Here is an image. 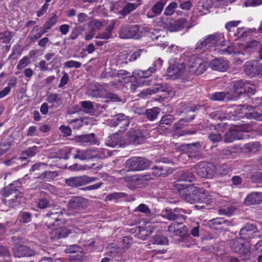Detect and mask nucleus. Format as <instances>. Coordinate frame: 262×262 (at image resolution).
<instances>
[{"label":"nucleus","instance_id":"f257e3e1","mask_svg":"<svg viewBox=\"0 0 262 262\" xmlns=\"http://www.w3.org/2000/svg\"><path fill=\"white\" fill-rule=\"evenodd\" d=\"M194 180V176L191 171H184L174 185L181 198L191 204L202 202L206 198L205 191L198 190L192 184L186 183L191 182Z\"/></svg>","mask_w":262,"mask_h":262},{"label":"nucleus","instance_id":"f03ea898","mask_svg":"<svg viewBox=\"0 0 262 262\" xmlns=\"http://www.w3.org/2000/svg\"><path fill=\"white\" fill-rule=\"evenodd\" d=\"M187 62L185 63H178L173 67H169L167 72L172 78H177L183 73L186 68L189 72L199 75L203 74L207 69L208 61L200 55L192 54L187 55Z\"/></svg>","mask_w":262,"mask_h":262},{"label":"nucleus","instance_id":"7ed1b4c3","mask_svg":"<svg viewBox=\"0 0 262 262\" xmlns=\"http://www.w3.org/2000/svg\"><path fill=\"white\" fill-rule=\"evenodd\" d=\"M225 45L226 41L224 34L215 33L208 35L198 41L195 44V50L203 53L211 48H214V50H216L215 47H223Z\"/></svg>","mask_w":262,"mask_h":262},{"label":"nucleus","instance_id":"20e7f679","mask_svg":"<svg viewBox=\"0 0 262 262\" xmlns=\"http://www.w3.org/2000/svg\"><path fill=\"white\" fill-rule=\"evenodd\" d=\"M160 92L164 93L163 97L167 100L171 98L174 96V92L171 87L163 85L161 83H157L154 85V87L142 91L140 93V96L144 98L148 95H151Z\"/></svg>","mask_w":262,"mask_h":262},{"label":"nucleus","instance_id":"39448f33","mask_svg":"<svg viewBox=\"0 0 262 262\" xmlns=\"http://www.w3.org/2000/svg\"><path fill=\"white\" fill-rule=\"evenodd\" d=\"M125 165L129 171H141L148 167L149 162L145 158L133 157L126 161Z\"/></svg>","mask_w":262,"mask_h":262},{"label":"nucleus","instance_id":"423d86ee","mask_svg":"<svg viewBox=\"0 0 262 262\" xmlns=\"http://www.w3.org/2000/svg\"><path fill=\"white\" fill-rule=\"evenodd\" d=\"M119 35L121 38L140 39L142 36V31L138 25L123 26L119 30Z\"/></svg>","mask_w":262,"mask_h":262},{"label":"nucleus","instance_id":"0eeeda50","mask_svg":"<svg viewBox=\"0 0 262 262\" xmlns=\"http://www.w3.org/2000/svg\"><path fill=\"white\" fill-rule=\"evenodd\" d=\"M197 174L204 178H211L215 172V166L211 163L202 162L197 164L195 166Z\"/></svg>","mask_w":262,"mask_h":262},{"label":"nucleus","instance_id":"6e6552de","mask_svg":"<svg viewBox=\"0 0 262 262\" xmlns=\"http://www.w3.org/2000/svg\"><path fill=\"white\" fill-rule=\"evenodd\" d=\"M230 245L233 251L241 254H247L250 251L249 243L239 238L232 239Z\"/></svg>","mask_w":262,"mask_h":262},{"label":"nucleus","instance_id":"1a4fd4ad","mask_svg":"<svg viewBox=\"0 0 262 262\" xmlns=\"http://www.w3.org/2000/svg\"><path fill=\"white\" fill-rule=\"evenodd\" d=\"M163 64V61L161 58H158L154 62L152 66L149 67L148 70L142 71L136 70L133 72V76L136 79L141 78H146L150 77L154 73L158 68H160Z\"/></svg>","mask_w":262,"mask_h":262},{"label":"nucleus","instance_id":"9d476101","mask_svg":"<svg viewBox=\"0 0 262 262\" xmlns=\"http://www.w3.org/2000/svg\"><path fill=\"white\" fill-rule=\"evenodd\" d=\"M164 23L165 24L164 27H167L171 32L179 31L184 28L191 27L188 20L183 18H181L177 20L167 19L166 22Z\"/></svg>","mask_w":262,"mask_h":262},{"label":"nucleus","instance_id":"9b49d317","mask_svg":"<svg viewBox=\"0 0 262 262\" xmlns=\"http://www.w3.org/2000/svg\"><path fill=\"white\" fill-rule=\"evenodd\" d=\"M244 70L246 75L253 77L259 75L261 72L262 67L257 60L249 61L245 63Z\"/></svg>","mask_w":262,"mask_h":262},{"label":"nucleus","instance_id":"f8f14e48","mask_svg":"<svg viewBox=\"0 0 262 262\" xmlns=\"http://www.w3.org/2000/svg\"><path fill=\"white\" fill-rule=\"evenodd\" d=\"M184 213V210L181 208H177L173 210L166 208L161 212V215L163 218L170 221L175 220L176 219L185 220V217L183 215Z\"/></svg>","mask_w":262,"mask_h":262},{"label":"nucleus","instance_id":"ddd939ff","mask_svg":"<svg viewBox=\"0 0 262 262\" xmlns=\"http://www.w3.org/2000/svg\"><path fill=\"white\" fill-rule=\"evenodd\" d=\"M87 206V201L85 199L76 197L72 199L68 203V207L69 210L73 211L75 213H79L84 210Z\"/></svg>","mask_w":262,"mask_h":262},{"label":"nucleus","instance_id":"4468645a","mask_svg":"<svg viewBox=\"0 0 262 262\" xmlns=\"http://www.w3.org/2000/svg\"><path fill=\"white\" fill-rule=\"evenodd\" d=\"M201 148V145L199 143H195L191 144H182L176 145V148L177 151L179 150L186 151L189 154L190 156L193 158H195L197 157L198 152Z\"/></svg>","mask_w":262,"mask_h":262},{"label":"nucleus","instance_id":"2eb2a0df","mask_svg":"<svg viewBox=\"0 0 262 262\" xmlns=\"http://www.w3.org/2000/svg\"><path fill=\"white\" fill-rule=\"evenodd\" d=\"M243 138V134L241 131V127L238 126H231L229 131L225 134L224 142L231 143L236 140H240Z\"/></svg>","mask_w":262,"mask_h":262},{"label":"nucleus","instance_id":"dca6fc26","mask_svg":"<svg viewBox=\"0 0 262 262\" xmlns=\"http://www.w3.org/2000/svg\"><path fill=\"white\" fill-rule=\"evenodd\" d=\"M145 137L139 130L130 129L127 134V140L130 144L137 145L143 143Z\"/></svg>","mask_w":262,"mask_h":262},{"label":"nucleus","instance_id":"f3484780","mask_svg":"<svg viewBox=\"0 0 262 262\" xmlns=\"http://www.w3.org/2000/svg\"><path fill=\"white\" fill-rule=\"evenodd\" d=\"M13 253L16 257H30L35 255L33 250L22 245L15 246L13 248Z\"/></svg>","mask_w":262,"mask_h":262},{"label":"nucleus","instance_id":"a211bd4d","mask_svg":"<svg viewBox=\"0 0 262 262\" xmlns=\"http://www.w3.org/2000/svg\"><path fill=\"white\" fill-rule=\"evenodd\" d=\"M63 211L65 212V210L60 209L59 211H57L53 209L47 213L46 215L47 217H48V220L46 222L47 226L50 228L52 226H56L55 222L61 221V216L63 214Z\"/></svg>","mask_w":262,"mask_h":262},{"label":"nucleus","instance_id":"6ab92c4d","mask_svg":"<svg viewBox=\"0 0 262 262\" xmlns=\"http://www.w3.org/2000/svg\"><path fill=\"white\" fill-rule=\"evenodd\" d=\"M229 65L228 61L222 58H215L211 60L209 63V66L212 70L220 72L226 71Z\"/></svg>","mask_w":262,"mask_h":262},{"label":"nucleus","instance_id":"aec40b11","mask_svg":"<svg viewBox=\"0 0 262 262\" xmlns=\"http://www.w3.org/2000/svg\"><path fill=\"white\" fill-rule=\"evenodd\" d=\"M256 231V227L254 224H247L239 231L240 239L246 241L253 237Z\"/></svg>","mask_w":262,"mask_h":262},{"label":"nucleus","instance_id":"412c9836","mask_svg":"<svg viewBox=\"0 0 262 262\" xmlns=\"http://www.w3.org/2000/svg\"><path fill=\"white\" fill-rule=\"evenodd\" d=\"M173 172V169L166 165L154 166L152 168V174L156 177H166Z\"/></svg>","mask_w":262,"mask_h":262},{"label":"nucleus","instance_id":"4be33fe9","mask_svg":"<svg viewBox=\"0 0 262 262\" xmlns=\"http://www.w3.org/2000/svg\"><path fill=\"white\" fill-rule=\"evenodd\" d=\"M105 143L107 146L115 147L122 146L123 142L120 135L119 133H115L107 137Z\"/></svg>","mask_w":262,"mask_h":262},{"label":"nucleus","instance_id":"5701e85b","mask_svg":"<svg viewBox=\"0 0 262 262\" xmlns=\"http://www.w3.org/2000/svg\"><path fill=\"white\" fill-rule=\"evenodd\" d=\"M125 179L127 182V187L130 189L139 187L144 184V178L142 176H134Z\"/></svg>","mask_w":262,"mask_h":262},{"label":"nucleus","instance_id":"b1692460","mask_svg":"<svg viewBox=\"0 0 262 262\" xmlns=\"http://www.w3.org/2000/svg\"><path fill=\"white\" fill-rule=\"evenodd\" d=\"M247 206L262 203V192H252L248 194L245 199Z\"/></svg>","mask_w":262,"mask_h":262},{"label":"nucleus","instance_id":"393cba45","mask_svg":"<svg viewBox=\"0 0 262 262\" xmlns=\"http://www.w3.org/2000/svg\"><path fill=\"white\" fill-rule=\"evenodd\" d=\"M94 148H90L85 150H76V153L74 156V159H79L80 160H85L94 158Z\"/></svg>","mask_w":262,"mask_h":262},{"label":"nucleus","instance_id":"a878e982","mask_svg":"<svg viewBox=\"0 0 262 262\" xmlns=\"http://www.w3.org/2000/svg\"><path fill=\"white\" fill-rule=\"evenodd\" d=\"M70 233V231L66 228H59L53 230L50 232L51 238L57 239L67 237Z\"/></svg>","mask_w":262,"mask_h":262},{"label":"nucleus","instance_id":"bb28decb","mask_svg":"<svg viewBox=\"0 0 262 262\" xmlns=\"http://www.w3.org/2000/svg\"><path fill=\"white\" fill-rule=\"evenodd\" d=\"M154 226L149 223H146L145 226L138 227L140 238L144 239L154 231Z\"/></svg>","mask_w":262,"mask_h":262},{"label":"nucleus","instance_id":"cd10ccee","mask_svg":"<svg viewBox=\"0 0 262 262\" xmlns=\"http://www.w3.org/2000/svg\"><path fill=\"white\" fill-rule=\"evenodd\" d=\"M166 2L167 0H160L158 1L151 8V12L153 15H149V13H148V17H152L159 15L162 11Z\"/></svg>","mask_w":262,"mask_h":262},{"label":"nucleus","instance_id":"c85d7f7f","mask_svg":"<svg viewBox=\"0 0 262 262\" xmlns=\"http://www.w3.org/2000/svg\"><path fill=\"white\" fill-rule=\"evenodd\" d=\"M209 98L214 101L229 100L233 99L229 93H226L224 92L213 93L210 95Z\"/></svg>","mask_w":262,"mask_h":262},{"label":"nucleus","instance_id":"c756f323","mask_svg":"<svg viewBox=\"0 0 262 262\" xmlns=\"http://www.w3.org/2000/svg\"><path fill=\"white\" fill-rule=\"evenodd\" d=\"M85 178L82 177H72L65 180V183L71 187H78L84 185Z\"/></svg>","mask_w":262,"mask_h":262},{"label":"nucleus","instance_id":"7c9ffc66","mask_svg":"<svg viewBox=\"0 0 262 262\" xmlns=\"http://www.w3.org/2000/svg\"><path fill=\"white\" fill-rule=\"evenodd\" d=\"M108 76L113 77H116L117 79L116 81L121 82L122 79H124L128 77V73L125 70H119L116 71L115 70H111L110 72L107 73Z\"/></svg>","mask_w":262,"mask_h":262},{"label":"nucleus","instance_id":"2f4dec72","mask_svg":"<svg viewBox=\"0 0 262 262\" xmlns=\"http://www.w3.org/2000/svg\"><path fill=\"white\" fill-rule=\"evenodd\" d=\"M14 197L8 201L4 199L3 201L6 205L12 207L18 206L22 201L23 194L21 192H18L14 195Z\"/></svg>","mask_w":262,"mask_h":262},{"label":"nucleus","instance_id":"473e14b6","mask_svg":"<svg viewBox=\"0 0 262 262\" xmlns=\"http://www.w3.org/2000/svg\"><path fill=\"white\" fill-rule=\"evenodd\" d=\"M21 186L19 181H15L10 184L8 186L6 187L4 189V195L5 197L8 196L14 192L15 194L17 193L18 188Z\"/></svg>","mask_w":262,"mask_h":262},{"label":"nucleus","instance_id":"72a5a7b5","mask_svg":"<svg viewBox=\"0 0 262 262\" xmlns=\"http://www.w3.org/2000/svg\"><path fill=\"white\" fill-rule=\"evenodd\" d=\"M213 3L212 0H201L198 4V9L204 13H206L212 8Z\"/></svg>","mask_w":262,"mask_h":262},{"label":"nucleus","instance_id":"f704fd0d","mask_svg":"<svg viewBox=\"0 0 262 262\" xmlns=\"http://www.w3.org/2000/svg\"><path fill=\"white\" fill-rule=\"evenodd\" d=\"M181 225V224H172L168 226V230L174 235H181L186 232L185 227L181 228L179 227Z\"/></svg>","mask_w":262,"mask_h":262},{"label":"nucleus","instance_id":"c9c22d12","mask_svg":"<svg viewBox=\"0 0 262 262\" xmlns=\"http://www.w3.org/2000/svg\"><path fill=\"white\" fill-rule=\"evenodd\" d=\"M246 152L255 153L261 148V144L258 142L248 143L244 145Z\"/></svg>","mask_w":262,"mask_h":262},{"label":"nucleus","instance_id":"e433bc0d","mask_svg":"<svg viewBox=\"0 0 262 262\" xmlns=\"http://www.w3.org/2000/svg\"><path fill=\"white\" fill-rule=\"evenodd\" d=\"M48 31L43 27V29H41V27L39 26H35L31 31L32 36L31 37V40H36L39 38L43 34Z\"/></svg>","mask_w":262,"mask_h":262},{"label":"nucleus","instance_id":"4c0bfd02","mask_svg":"<svg viewBox=\"0 0 262 262\" xmlns=\"http://www.w3.org/2000/svg\"><path fill=\"white\" fill-rule=\"evenodd\" d=\"M252 32L251 29L242 27L237 28L233 35L238 38H244L249 35Z\"/></svg>","mask_w":262,"mask_h":262},{"label":"nucleus","instance_id":"58836bf2","mask_svg":"<svg viewBox=\"0 0 262 262\" xmlns=\"http://www.w3.org/2000/svg\"><path fill=\"white\" fill-rule=\"evenodd\" d=\"M194 118V116H193L192 117H191L189 119H180L178 122L176 123L174 125L173 128L176 130L174 132L173 134V137L174 138L179 137L182 136L184 135L185 134L184 133H177V130L179 129H180L182 126L184 125V124L188 120H191Z\"/></svg>","mask_w":262,"mask_h":262},{"label":"nucleus","instance_id":"ea45409f","mask_svg":"<svg viewBox=\"0 0 262 262\" xmlns=\"http://www.w3.org/2000/svg\"><path fill=\"white\" fill-rule=\"evenodd\" d=\"M110 156L111 153L107 149L94 148V158L104 159Z\"/></svg>","mask_w":262,"mask_h":262},{"label":"nucleus","instance_id":"a19ab883","mask_svg":"<svg viewBox=\"0 0 262 262\" xmlns=\"http://www.w3.org/2000/svg\"><path fill=\"white\" fill-rule=\"evenodd\" d=\"M140 5V3H127L119 11V13L122 15L125 16L135 10Z\"/></svg>","mask_w":262,"mask_h":262},{"label":"nucleus","instance_id":"79ce46f5","mask_svg":"<svg viewBox=\"0 0 262 262\" xmlns=\"http://www.w3.org/2000/svg\"><path fill=\"white\" fill-rule=\"evenodd\" d=\"M57 176L58 173L56 171H48L43 172L41 174L35 177V178L47 181H50Z\"/></svg>","mask_w":262,"mask_h":262},{"label":"nucleus","instance_id":"37998d69","mask_svg":"<svg viewBox=\"0 0 262 262\" xmlns=\"http://www.w3.org/2000/svg\"><path fill=\"white\" fill-rule=\"evenodd\" d=\"M259 45V42L253 40L248 42L246 45L243 46L241 49H243L245 52L249 53L255 50Z\"/></svg>","mask_w":262,"mask_h":262},{"label":"nucleus","instance_id":"c03bdc74","mask_svg":"<svg viewBox=\"0 0 262 262\" xmlns=\"http://www.w3.org/2000/svg\"><path fill=\"white\" fill-rule=\"evenodd\" d=\"M218 52L221 55H230L233 53L235 54L244 55V53L242 51L236 50L233 45L229 46L226 49L220 50Z\"/></svg>","mask_w":262,"mask_h":262},{"label":"nucleus","instance_id":"a18cd8bd","mask_svg":"<svg viewBox=\"0 0 262 262\" xmlns=\"http://www.w3.org/2000/svg\"><path fill=\"white\" fill-rule=\"evenodd\" d=\"M159 114V109L158 107H153L150 109L146 110L145 115L148 120L154 121L155 120Z\"/></svg>","mask_w":262,"mask_h":262},{"label":"nucleus","instance_id":"49530a36","mask_svg":"<svg viewBox=\"0 0 262 262\" xmlns=\"http://www.w3.org/2000/svg\"><path fill=\"white\" fill-rule=\"evenodd\" d=\"M175 151L179 154L178 160L183 163H185L188 161L190 160V159H193L189 154H187L186 151H180L178 150V151H177V149L176 147L174 148Z\"/></svg>","mask_w":262,"mask_h":262},{"label":"nucleus","instance_id":"de8ad7c7","mask_svg":"<svg viewBox=\"0 0 262 262\" xmlns=\"http://www.w3.org/2000/svg\"><path fill=\"white\" fill-rule=\"evenodd\" d=\"M123 118L122 120H121V122L118 125L119 126L120 129L119 130L120 133H123L128 127L129 124L130 123V120L128 116H122Z\"/></svg>","mask_w":262,"mask_h":262},{"label":"nucleus","instance_id":"09e8293b","mask_svg":"<svg viewBox=\"0 0 262 262\" xmlns=\"http://www.w3.org/2000/svg\"><path fill=\"white\" fill-rule=\"evenodd\" d=\"M226 222L222 218H215L209 221L208 224L212 228H217L218 225L226 224Z\"/></svg>","mask_w":262,"mask_h":262},{"label":"nucleus","instance_id":"8fccbe9b","mask_svg":"<svg viewBox=\"0 0 262 262\" xmlns=\"http://www.w3.org/2000/svg\"><path fill=\"white\" fill-rule=\"evenodd\" d=\"M245 83V81L243 80H238L234 82L233 89L234 92L236 94L240 95L243 94V93H241L240 92H242L243 90H244Z\"/></svg>","mask_w":262,"mask_h":262},{"label":"nucleus","instance_id":"3c124183","mask_svg":"<svg viewBox=\"0 0 262 262\" xmlns=\"http://www.w3.org/2000/svg\"><path fill=\"white\" fill-rule=\"evenodd\" d=\"M222 154L225 158H234L236 152L234 147H228L223 150Z\"/></svg>","mask_w":262,"mask_h":262},{"label":"nucleus","instance_id":"603ef678","mask_svg":"<svg viewBox=\"0 0 262 262\" xmlns=\"http://www.w3.org/2000/svg\"><path fill=\"white\" fill-rule=\"evenodd\" d=\"M13 35L9 31H5L4 32L0 33V41H2L4 43H9Z\"/></svg>","mask_w":262,"mask_h":262},{"label":"nucleus","instance_id":"864d4df0","mask_svg":"<svg viewBox=\"0 0 262 262\" xmlns=\"http://www.w3.org/2000/svg\"><path fill=\"white\" fill-rule=\"evenodd\" d=\"M122 116H125L123 114H119L114 116L112 119L108 121L109 125L111 126L115 127L118 126L121 122V120L123 119Z\"/></svg>","mask_w":262,"mask_h":262},{"label":"nucleus","instance_id":"5fc2aeb1","mask_svg":"<svg viewBox=\"0 0 262 262\" xmlns=\"http://www.w3.org/2000/svg\"><path fill=\"white\" fill-rule=\"evenodd\" d=\"M38 151L37 147L36 146H33L30 148H29L26 150L24 151L22 153V156L21 157V158L23 159H27V157L25 156L26 155L27 157H33L35 155L36 152Z\"/></svg>","mask_w":262,"mask_h":262},{"label":"nucleus","instance_id":"6e6d98bb","mask_svg":"<svg viewBox=\"0 0 262 262\" xmlns=\"http://www.w3.org/2000/svg\"><path fill=\"white\" fill-rule=\"evenodd\" d=\"M245 117L249 119H253L258 121H262V113L257 111H253L252 112L245 113Z\"/></svg>","mask_w":262,"mask_h":262},{"label":"nucleus","instance_id":"4d7b16f0","mask_svg":"<svg viewBox=\"0 0 262 262\" xmlns=\"http://www.w3.org/2000/svg\"><path fill=\"white\" fill-rule=\"evenodd\" d=\"M47 101L49 103H56L58 105H60L61 103V100L58 97V94L56 93H51L48 95L47 98Z\"/></svg>","mask_w":262,"mask_h":262},{"label":"nucleus","instance_id":"13d9d810","mask_svg":"<svg viewBox=\"0 0 262 262\" xmlns=\"http://www.w3.org/2000/svg\"><path fill=\"white\" fill-rule=\"evenodd\" d=\"M255 92V86L245 81L244 90L241 91V93H247L251 95H253Z\"/></svg>","mask_w":262,"mask_h":262},{"label":"nucleus","instance_id":"bf43d9fd","mask_svg":"<svg viewBox=\"0 0 262 262\" xmlns=\"http://www.w3.org/2000/svg\"><path fill=\"white\" fill-rule=\"evenodd\" d=\"M57 21V16L54 14L49 18L43 25V27L45 28L46 30H48L51 29L52 26H54Z\"/></svg>","mask_w":262,"mask_h":262},{"label":"nucleus","instance_id":"052dcab7","mask_svg":"<svg viewBox=\"0 0 262 262\" xmlns=\"http://www.w3.org/2000/svg\"><path fill=\"white\" fill-rule=\"evenodd\" d=\"M177 4L176 2L170 3L165 8L164 13L166 15H171L175 11L176 8L177 7Z\"/></svg>","mask_w":262,"mask_h":262},{"label":"nucleus","instance_id":"680f3d73","mask_svg":"<svg viewBox=\"0 0 262 262\" xmlns=\"http://www.w3.org/2000/svg\"><path fill=\"white\" fill-rule=\"evenodd\" d=\"M247 106H238L234 111L233 114L235 115V118L233 119H239L240 118H243V116L242 115L243 114L245 115V111L247 110Z\"/></svg>","mask_w":262,"mask_h":262},{"label":"nucleus","instance_id":"e2e57ef3","mask_svg":"<svg viewBox=\"0 0 262 262\" xmlns=\"http://www.w3.org/2000/svg\"><path fill=\"white\" fill-rule=\"evenodd\" d=\"M113 27H108L106 31L99 33L97 36L96 37L97 38H100V39H108L112 37V33L111 31L113 29Z\"/></svg>","mask_w":262,"mask_h":262},{"label":"nucleus","instance_id":"0e129e2a","mask_svg":"<svg viewBox=\"0 0 262 262\" xmlns=\"http://www.w3.org/2000/svg\"><path fill=\"white\" fill-rule=\"evenodd\" d=\"M174 120V117L171 115H166L163 116L160 120V125H169Z\"/></svg>","mask_w":262,"mask_h":262},{"label":"nucleus","instance_id":"69168bd1","mask_svg":"<svg viewBox=\"0 0 262 262\" xmlns=\"http://www.w3.org/2000/svg\"><path fill=\"white\" fill-rule=\"evenodd\" d=\"M81 140L83 142L89 143L91 144H94L96 143L94 134H88L82 136Z\"/></svg>","mask_w":262,"mask_h":262},{"label":"nucleus","instance_id":"338daca9","mask_svg":"<svg viewBox=\"0 0 262 262\" xmlns=\"http://www.w3.org/2000/svg\"><path fill=\"white\" fill-rule=\"evenodd\" d=\"M135 212H140L143 213L148 214L150 213L149 207L144 204H140L134 209Z\"/></svg>","mask_w":262,"mask_h":262},{"label":"nucleus","instance_id":"774afa93","mask_svg":"<svg viewBox=\"0 0 262 262\" xmlns=\"http://www.w3.org/2000/svg\"><path fill=\"white\" fill-rule=\"evenodd\" d=\"M153 243L157 245H166L168 244V240L164 236L157 235L154 236Z\"/></svg>","mask_w":262,"mask_h":262}]
</instances>
